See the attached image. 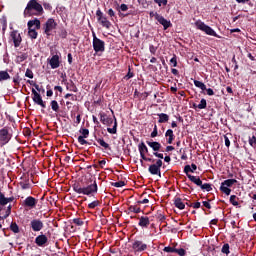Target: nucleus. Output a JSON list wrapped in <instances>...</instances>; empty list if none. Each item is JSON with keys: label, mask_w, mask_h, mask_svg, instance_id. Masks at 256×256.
I'll return each instance as SVG.
<instances>
[{"label": "nucleus", "mask_w": 256, "mask_h": 256, "mask_svg": "<svg viewBox=\"0 0 256 256\" xmlns=\"http://www.w3.org/2000/svg\"><path fill=\"white\" fill-rule=\"evenodd\" d=\"M101 205V202L99 200H95L88 204V209H95V207H99Z\"/></svg>", "instance_id": "a18cd8bd"}, {"label": "nucleus", "mask_w": 256, "mask_h": 256, "mask_svg": "<svg viewBox=\"0 0 256 256\" xmlns=\"http://www.w3.org/2000/svg\"><path fill=\"white\" fill-rule=\"evenodd\" d=\"M195 25L197 29L203 31L204 33H206V35H210L211 37H217V39H221V36H219L218 33L215 32V30H213V28L205 24V22L198 20L195 22Z\"/></svg>", "instance_id": "20e7f679"}, {"label": "nucleus", "mask_w": 256, "mask_h": 256, "mask_svg": "<svg viewBox=\"0 0 256 256\" xmlns=\"http://www.w3.org/2000/svg\"><path fill=\"white\" fill-rule=\"evenodd\" d=\"M238 201H239V198L236 195H231L230 196V203L234 207H239V202Z\"/></svg>", "instance_id": "4c0bfd02"}, {"label": "nucleus", "mask_w": 256, "mask_h": 256, "mask_svg": "<svg viewBox=\"0 0 256 256\" xmlns=\"http://www.w3.org/2000/svg\"><path fill=\"white\" fill-rule=\"evenodd\" d=\"M138 150L140 153V157L142 159V161H148L149 163H153L155 160L148 158L147 156H145V153H149V148H147V145H145V142H141L138 145Z\"/></svg>", "instance_id": "9d476101"}, {"label": "nucleus", "mask_w": 256, "mask_h": 256, "mask_svg": "<svg viewBox=\"0 0 256 256\" xmlns=\"http://www.w3.org/2000/svg\"><path fill=\"white\" fill-rule=\"evenodd\" d=\"M92 45L95 53H103L105 51V41L97 38L95 34H93Z\"/></svg>", "instance_id": "39448f33"}, {"label": "nucleus", "mask_w": 256, "mask_h": 256, "mask_svg": "<svg viewBox=\"0 0 256 256\" xmlns=\"http://www.w3.org/2000/svg\"><path fill=\"white\" fill-rule=\"evenodd\" d=\"M153 155H154V157H157L158 159H160V161H161V159H164L163 153L153 152Z\"/></svg>", "instance_id": "774afa93"}, {"label": "nucleus", "mask_w": 256, "mask_h": 256, "mask_svg": "<svg viewBox=\"0 0 256 256\" xmlns=\"http://www.w3.org/2000/svg\"><path fill=\"white\" fill-rule=\"evenodd\" d=\"M13 83L16 85V86H19L20 83H21V78L19 77V74H17L14 78H13Z\"/></svg>", "instance_id": "bf43d9fd"}, {"label": "nucleus", "mask_w": 256, "mask_h": 256, "mask_svg": "<svg viewBox=\"0 0 256 256\" xmlns=\"http://www.w3.org/2000/svg\"><path fill=\"white\" fill-rule=\"evenodd\" d=\"M50 107L55 113H59V103L56 100L50 102Z\"/></svg>", "instance_id": "f704fd0d"}, {"label": "nucleus", "mask_w": 256, "mask_h": 256, "mask_svg": "<svg viewBox=\"0 0 256 256\" xmlns=\"http://www.w3.org/2000/svg\"><path fill=\"white\" fill-rule=\"evenodd\" d=\"M197 107L198 109H207V100H205V98H202Z\"/></svg>", "instance_id": "c03bdc74"}, {"label": "nucleus", "mask_w": 256, "mask_h": 256, "mask_svg": "<svg viewBox=\"0 0 256 256\" xmlns=\"http://www.w3.org/2000/svg\"><path fill=\"white\" fill-rule=\"evenodd\" d=\"M136 203V205H131L128 207V211H130L131 213H141V207H138Z\"/></svg>", "instance_id": "c9c22d12"}, {"label": "nucleus", "mask_w": 256, "mask_h": 256, "mask_svg": "<svg viewBox=\"0 0 256 256\" xmlns=\"http://www.w3.org/2000/svg\"><path fill=\"white\" fill-rule=\"evenodd\" d=\"M148 147H150L154 153L161 150V143L155 141H146Z\"/></svg>", "instance_id": "4be33fe9"}, {"label": "nucleus", "mask_w": 256, "mask_h": 256, "mask_svg": "<svg viewBox=\"0 0 256 256\" xmlns=\"http://www.w3.org/2000/svg\"><path fill=\"white\" fill-rule=\"evenodd\" d=\"M112 187H125L126 183L125 181H118V182H112L111 183Z\"/></svg>", "instance_id": "09e8293b"}, {"label": "nucleus", "mask_w": 256, "mask_h": 256, "mask_svg": "<svg viewBox=\"0 0 256 256\" xmlns=\"http://www.w3.org/2000/svg\"><path fill=\"white\" fill-rule=\"evenodd\" d=\"M175 247H173V246H166V247H164V249H163V251L165 252V253H175Z\"/></svg>", "instance_id": "5fc2aeb1"}, {"label": "nucleus", "mask_w": 256, "mask_h": 256, "mask_svg": "<svg viewBox=\"0 0 256 256\" xmlns=\"http://www.w3.org/2000/svg\"><path fill=\"white\" fill-rule=\"evenodd\" d=\"M38 200L33 196H28L24 202L23 206L28 207L29 209H35L37 207Z\"/></svg>", "instance_id": "dca6fc26"}, {"label": "nucleus", "mask_w": 256, "mask_h": 256, "mask_svg": "<svg viewBox=\"0 0 256 256\" xmlns=\"http://www.w3.org/2000/svg\"><path fill=\"white\" fill-rule=\"evenodd\" d=\"M27 57H29L27 53H20L18 56H16L15 63L20 65V63H23V61H26Z\"/></svg>", "instance_id": "cd10ccee"}, {"label": "nucleus", "mask_w": 256, "mask_h": 256, "mask_svg": "<svg viewBox=\"0 0 256 256\" xmlns=\"http://www.w3.org/2000/svg\"><path fill=\"white\" fill-rule=\"evenodd\" d=\"M154 2L161 7V5H167V0H154Z\"/></svg>", "instance_id": "338daca9"}, {"label": "nucleus", "mask_w": 256, "mask_h": 256, "mask_svg": "<svg viewBox=\"0 0 256 256\" xmlns=\"http://www.w3.org/2000/svg\"><path fill=\"white\" fill-rule=\"evenodd\" d=\"M80 133H81V137H85L87 139V137H89V129L87 128H82L80 130Z\"/></svg>", "instance_id": "864d4df0"}, {"label": "nucleus", "mask_w": 256, "mask_h": 256, "mask_svg": "<svg viewBox=\"0 0 256 256\" xmlns=\"http://www.w3.org/2000/svg\"><path fill=\"white\" fill-rule=\"evenodd\" d=\"M205 91L209 97H213V95H215V92L211 88H206Z\"/></svg>", "instance_id": "69168bd1"}, {"label": "nucleus", "mask_w": 256, "mask_h": 256, "mask_svg": "<svg viewBox=\"0 0 256 256\" xmlns=\"http://www.w3.org/2000/svg\"><path fill=\"white\" fill-rule=\"evenodd\" d=\"M73 191L78 193V195H87V197H95L99 187L97 186V180H90L86 186L81 185V183L76 182L72 185Z\"/></svg>", "instance_id": "f257e3e1"}, {"label": "nucleus", "mask_w": 256, "mask_h": 256, "mask_svg": "<svg viewBox=\"0 0 256 256\" xmlns=\"http://www.w3.org/2000/svg\"><path fill=\"white\" fill-rule=\"evenodd\" d=\"M99 117H100V121H101V123H103V125H107L108 127H111V125H113V118L108 117L107 114L100 113Z\"/></svg>", "instance_id": "6ab92c4d"}, {"label": "nucleus", "mask_w": 256, "mask_h": 256, "mask_svg": "<svg viewBox=\"0 0 256 256\" xmlns=\"http://www.w3.org/2000/svg\"><path fill=\"white\" fill-rule=\"evenodd\" d=\"M95 139L97 143H99L100 147H103V149H105L106 151H111V146L109 145V143L105 142V139L98 138L97 136H95Z\"/></svg>", "instance_id": "b1692460"}, {"label": "nucleus", "mask_w": 256, "mask_h": 256, "mask_svg": "<svg viewBox=\"0 0 256 256\" xmlns=\"http://www.w3.org/2000/svg\"><path fill=\"white\" fill-rule=\"evenodd\" d=\"M45 13L43 5L39 4L37 0H30L24 9V17H41Z\"/></svg>", "instance_id": "f03ea898"}, {"label": "nucleus", "mask_w": 256, "mask_h": 256, "mask_svg": "<svg viewBox=\"0 0 256 256\" xmlns=\"http://www.w3.org/2000/svg\"><path fill=\"white\" fill-rule=\"evenodd\" d=\"M66 89L67 91H72V93H77L79 91L77 85H75V82H73V80H70V82L66 84Z\"/></svg>", "instance_id": "bb28decb"}, {"label": "nucleus", "mask_w": 256, "mask_h": 256, "mask_svg": "<svg viewBox=\"0 0 256 256\" xmlns=\"http://www.w3.org/2000/svg\"><path fill=\"white\" fill-rule=\"evenodd\" d=\"M10 39L13 42L15 49L21 47V43H23V38L21 34L17 30H13L10 32Z\"/></svg>", "instance_id": "6e6552de"}, {"label": "nucleus", "mask_w": 256, "mask_h": 256, "mask_svg": "<svg viewBox=\"0 0 256 256\" xmlns=\"http://www.w3.org/2000/svg\"><path fill=\"white\" fill-rule=\"evenodd\" d=\"M221 252L224 253L225 255H229L230 251H229V244L226 243L222 246Z\"/></svg>", "instance_id": "8fccbe9b"}, {"label": "nucleus", "mask_w": 256, "mask_h": 256, "mask_svg": "<svg viewBox=\"0 0 256 256\" xmlns=\"http://www.w3.org/2000/svg\"><path fill=\"white\" fill-rule=\"evenodd\" d=\"M20 187L23 190L31 189V183H29V179H27L25 182H20Z\"/></svg>", "instance_id": "a19ab883"}, {"label": "nucleus", "mask_w": 256, "mask_h": 256, "mask_svg": "<svg viewBox=\"0 0 256 256\" xmlns=\"http://www.w3.org/2000/svg\"><path fill=\"white\" fill-rule=\"evenodd\" d=\"M200 189H202V191H213V187L211 186V184H209V183H202L201 185H200Z\"/></svg>", "instance_id": "58836bf2"}, {"label": "nucleus", "mask_w": 256, "mask_h": 256, "mask_svg": "<svg viewBox=\"0 0 256 256\" xmlns=\"http://www.w3.org/2000/svg\"><path fill=\"white\" fill-rule=\"evenodd\" d=\"M248 143L250 147H253V149H256V134L252 137H249Z\"/></svg>", "instance_id": "ea45409f"}, {"label": "nucleus", "mask_w": 256, "mask_h": 256, "mask_svg": "<svg viewBox=\"0 0 256 256\" xmlns=\"http://www.w3.org/2000/svg\"><path fill=\"white\" fill-rule=\"evenodd\" d=\"M69 97H71V101H77V96L69 93L64 96V99H69Z\"/></svg>", "instance_id": "e2e57ef3"}, {"label": "nucleus", "mask_w": 256, "mask_h": 256, "mask_svg": "<svg viewBox=\"0 0 256 256\" xmlns=\"http://www.w3.org/2000/svg\"><path fill=\"white\" fill-rule=\"evenodd\" d=\"M158 135H159V131H158V129H157V125H154V129H153V131L151 132L150 137H151L152 139H155V137H157Z\"/></svg>", "instance_id": "603ef678"}, {"label": "nucleus", "mask_w": 256, "mask_h": 256, "mask_svg": "<svg viewBox=\"0 0 256 256\" xmlns=\"http://www.w3.org/2000/svg\"><path fill=\"white\" fill-rule=\"evenodd\" d=\"M161 167H163V160H156L155 164L149 166L148 171L151 175H158L161 177Z\"/></svg>", "instance_id": "423d86ee"}, {"label": "nucleus", "mask_w": 256, "mask_h": 256, "mask_svg": "<svg viewBox=\"0 0 256 256\" xmlns=\"http://www.w3.org/2000/svg\"><path fill=\"white\" fill-rule=\"evenodd\" d=\"M138 219H139L138 225L139 227H142V229H147L149 225H151V220L149 219L148 216H141V217H138Z\"/></svg>", "instance_id": "a211bd4d"}, {"label": "nucleus", "mask_w": 256, "mask_h": 256, "mask_svg": "<svg viewBox=\"0 0 256 256\" xmlns=\"http://www.w3.org/2000/svg\"><path fill=\"white\" fill-rule=\"evenodd\" d=\"M194 85L198 89H201V91H205L207 89V86L205 85V83H203V82H201L199 80H194Z\"/></svg>", "instance_id": "2f4dec72"}, {"label": "nucleus", "mask_w": 256, "mask_h": 256, "mask_svg": "<svg viewBox=\"0 0 256 256\" xmlns=\"http://www.w3.org/2000/svg\"><path fill=\"white\" fill-rule=\"evenodd\" d=\"M11 209H13V206L9 204L5 210V214L3 216H0V221H5L9 215H11Z\"/></svg>", "instance_id": "c85d7f7f"}, {"label": "nucleus", "mask_w": 256, "mask_h": 256, "mask_svg": "<svg viewBox=\"0 0 256 256\" xmlns=\"http://www.w3.org/2000/svg\"><path fill=\"white\" fill-rule=\"evenodd\" d=\"M174 253H176L179 256H186L187 250H185L184 248H176Z\"/></svg>", "instance_id": "37998d69"}, {"label": "nucleus", "mask_w": 256, "mask_h": 256, "mask_svg": "<svg viewBox=\"0 0 256 256\" xmlns=\"http://www.w3.org/2000/svg\"><path fill=\"white\" fill-rule=\"evenodd\" d=\"M184 173L187 175V177H189V175H191L189 173H193V170L191 169V165H186L184 167Z\"/></svg>", "instance_id": "6e6d98bb"}, {"label": "nucleus", "mask_w": 256, "mask_h": 256, "mask_svg": "<svg viewBox=\"0 0 256 256\" xmlns=\"http://www.w3.org/2000/svg\"><path fill=\"white\" fill-rule=\"evenodd\" d=\"M170 63L173 65V67H177V55H173V57L170 59Z\"/></svg>", "instance_id": "052dcab7"}, {"label": "nucleus", "mask_w": 256, "mask_h": 256, "mask_svg": "<svg viewBox=\"0 0 256 256\" xmlns=\"http://www.w3.org/2000/svg\"><path fill=\"white\" fill-rule=\"evenodd\" d=\"M10 231H12V233H20V229H19V225H17V222H12L10 224Z\"/></svg>", "instance_id": "e433bc0d"}, {"label": "nucleus", "mask_w": 256, "mask_h": 256, "mask_svg": "<svg viewBox=\"0 0 256 256\" xmlns=\"http://www.w3.org/2000/svg\"><path fill=\"white\" fill-rule=\"evenodd\" d=\"M12 138L13 134L9 133V129H7V127L0 129V143L2 145H7Z\"/></svg>", "instance_id": "0eeeda50"}, {"label": "nucleus", "mask_w": 256, "mask_h": 256, "mask_svg": "<svg viewBox=\"0 0 256 256\" xmlns=\"http://www.w3.org/2000/svg\"><path fill=\"white\" fill-rule=\"evenodd\" d=\"M220 191H221L222 193H224L225 195H231V190H230V188L227 187V186H224L223 184H221V186H220Z\"/></svg>", "instance_id": "79ce46f5"}, {"label": "nucleus", "mask_w": 256, "mask_h": 256, "mask_svg": "<svg viewBox=\"0 0 256 256\" xmlns=\"http://www.w3.org/2000/svg\"><path fill=\"white\" fill-rule=\"evenodd\" d=\"M165 137L167 139L168 145H173V141H175V134L173 133V131L171 129H168L165 132Z\"/></svg>", "instance_id": "5701e85b"}, {"label": "nucleus", "mask_w": 256, "mask_h": 256, "mask_svg": "<svg viewBox=\"0 0 256 256\" xmlns=\"http://www.w3.org/2000/svg\"><path fill=\"white\" fill-rule=\"evenodd\" d=\"M158 117V123H167L169 121V116L166 113H160Z\"/></svg>", "instance_id": "c756f323"}, {"label": "nucleus", "mask_w": 256, "mask_h": 256, "mask_svg": "<svg viewBox=\"0 0 256 256\" xmlns=\"http://www.w3.org/2000/svg\"><path fill=\"white\" fill-rule=\"evenodd\" d=\"M5 31H7V20H3L2 22V33L5 35Z\"/></svg>", "instance_id": "0e129e2a"}, {"label": "nucleus", "mask_w": 256, "mask_h": 256, "mask_svg": "<svg viewBox=\"0 0 256 256\" xmlns=\"http://www.w3.org/2000/svg\"><path fill=\"white\" fill-rule=\"evenodd\" d=\"M28 27V37L30 39H37L39 33H37V30L35 29H41V21L37 18L34 20H29L27 23Z\"/></svg>", "instance_id": "7ed1b4c3"}, {"label": "nucleus", "mask_w": 256, "mask_h": 256, "mask_svg": "<svg viewBox=\"0 0 256 256\" xmlns=\"http://www.w3.org/2000/svg\"><path fill=\"white\" fill-rule=\"evenodd\" d=\"M48 241L49 238H47L45 234H40L35 238V243L36 245H38V247H45Z\"/></svg>", "instance_id": "f3484780"}, {"label": "nucleus", "mask_w": 256, "mask_h": 256, "mask_svg": "<svg viewBox=\"0 0 256 256\" xmlns=\"http://www.w3.org/2000/svg\"><path fill=\"white\" fill-rule=\"evenodd\" d=\"M149 51H150V53H151L152 55H155V53H157V47L154 46L153 44H151V45L149 46Z\"/></svg>", "instance_id": "680f3d73"}, {"label": "nucleus", "mask_w": 256, "mask_h": 256, "mask_svg": "<svg viewBox=\"0 0 256 256\" xmlns=\"http://www.w3.org/2000/svg\"><path fill=\"white\" fill-rule=\"evenodd\" d=\"M32 100L36 103V105H40L42 109H46L47 104L45 101H43V97H41V94L35 90V88H32Z\"/></svg>", "instance_id": "9b49d317"}, {"label": "nucleus", "mask_w": 256, "mask_h": 256, "mask_svg": "<svg viewBox=\"0 0 256 256\" xmlns=\"http://www.w3.org/2000/svg\"><path fill=\"white\" fill-rule=\"evenodd\" d=\"M133 77H135V74L133 72H131V67L129 66L128 73H127V75L124 76V79L126 81H129V79H133Z\"/></svg>", "instance_id": "49530a36"}, {"label": "nucleus", "mask_w": 256, "mask_h": 256, "mask_svg": "<svg viewBox=\"0 0 256 256\" xmlns=\"http://www.w3.org/2000/svg\"><path fill=\"white\" fill-rule=\"evenodd\" d=\"M132 249L135 253H143V251H147V244L143 243L141 240H134L132 243Z\"/></svg>", "instance_id": "4468645a"}, {"label": "nucleus", "mask_w": 256, "mask_h": 256, "mask_svg": "<svg viewBox=\"0 0 256 256\" xmlns=\"http://www.w3.org/2000/svg\"><path fill=\"white\" fill-rule=\"evenodd\" d=\"M107 131L110 135H115L117 133V118L114 117V125L112 128H107Z\"/></svg>", "instance_id": "473e14b6"}, {"label": "nucleus", "mask_w": 256, "mask_h": 256, "mask_svg": "<svg viewBox=\"0 0 256 256\" xmlns=\"http://www.w3.org/2000/svg\"><path fill=\"white\" fill-rule=\"evenodd\" d=\"M174 201V205L175 207H177V209H180V211H183V209H185V202L183 201H187V198L181 199L180 197H175L173 199Z\"/></svg>", "instance_id": "412c9836"}, {"label": "nucleus", "mask_w": 256, "mask_h": 256, "mask_svg": "<svg viewBox=\"0 0 256 256\" xmlns=\"http://www.w3.org/2000/svg\"><path fill=\"white\" fill-rule=\"evenodd\" d=\"M43 227H45V224L39 218H34L30 221V229L34 231V233H39V231H43Z\"/></svg>", "instance_id": "1a4fd4ad"}, {"label": "nucleus", "mask_w": 256, "mask_h": 256, "mask_svg": "<svg viewBox=\"0 0 256 256\" xmlns=\"http://www.w3.org/2000/svg\"><path fill=\"white\" fill-rule=\"evenodd\" d=\"M0 199H1V204H8V203H13V201H15V197L11 196L9 198L5 197V194H3V192L0 191Z\"/></svg>", "instance_id": "393cba45"}, {"label": "nucleus", "mask_w": 256, "mask_h": 256, "mask_svg": "<svg viewBox=\"0 0 256 256\" xmlns=\"http://www.w3.org/2000/svg\"><path fill=\"white\" fill-rule=\"evenodd\" d=\"M85 139H86L85 137L79 136L78 143H80V145H87V143H89V142H87V140H85Z\"/></svg>", "instance_id": "13d9d810"}, {"label": "nucleus", "mask_w": 256, "mask_h": 256, "mask_svg": "<svg viewBox=\"0 0 256 256\" xmlns=\"http://www.w3.org/2000/svg\"><path fill=\"white\" fill-rule=\"evenodd\" d=\"M96 16L98 21L101 23L102 27H105L106 29L111 28V22L107 20V16L103 15V13L101 12V9H98L96 11Z\"/></svg>", "instance_id": "f8f14e48"}, {"label": "nucleus", "mask_w": 256, "mask_h": 256, "mask_svg": "<svg viewBox=\"0 0 256 256\" xmlns=\"http://www.w3.org/2000/svg\"><path fill=\"white\" fill-rule=\"evenodd\" d=\"M51 69H59L61 62L59 61V55H53L49 61Z\"/></svg>", "instance_id": "aec40b11"}, {"label": "nucleus", "mask_w": 256, "mask_h": 256, "mask_svg": "<svg viewBox=\"0 0 256 256\" xmlns=\"http://www.w3.org/2000/svg\"><path fill=\"white\" fill-rule=\"evenodd\" d=\"M72 221L74 225H77L78 227H82V225H84V222L81 220V218H74Z\"/></svg>", "instance_id": "3c124183"}, {"label": "nucleus", "mask_w": 256, "mask_h": 256, "mask_svg": "<svg viewBox=\"0 0 256 256\" xmlns=\"http://www.w3.org/2000/svg\"><path fill=\"white\" fill-rule=\"evenodd\" d=\"M27 83H29V85H32V87H35V89H36V91H38V93H41V88L39 87V85L37 83H35V81L27 80Z\"/></svg>", "instance_id": "de8ad7c7"}, {"label": "nucleus", "mask_w": 256, "mask_h": 256, "mask_svg": "<svg viewBox=\"0 0 256 256\" xmlns=\"http://www.w3.org/2000/svg\"><path fill=\"white\" fill-rule=\"evenodd\" d=\"M155 19L164 27V31H167L169 27H172L173 24H171V21L165 19V17L161 16V14L155 12Z\"/></svg>", "instance_id": "2eb2a0df"}, {"label": "nucleus", "mask_w": 256, "mask_h": 256, "mask_svg": "<svg viewBox=\"0 0 256 256\" xmlns=\"http://www.w3.org/2000/svg\"><path fill=\"white\" fill-rule=\"evenodd\" d=\"M54 29H57V22H55V19L49 18L44 24L45 35H51V31Z\"/></svg>", "instance_id": "ddd939ff"}, {"label": "nucleus", "mask_w": 256, "mask_h": 256, "mask_svg": "<svg viewBox=\"0 0 256 256\" xmlns=\"http://www.w3.org/2000/svg\"><path fill=\"white\" fill-rule=\"evenodd\" d=\"M188 179L194 183V185H197V187H201L203 181L201 180V178H199V176H193V175H188Z\"/></svg>", "instance_id": "a878e982"}, {"label": "nucleus", "mask_w": 256, "mask_h": 256, "mask_svg": "<svg viewBox=\"0 0 256 256\" xmlns=\"http://www.w3.org/2000/svg\"><path fill=\"white\" fill-rule=\"evenodd\" d=\"M25 77H28V79H33L34 77L33 70L28 68L25 72Z\"/></svg>", "instance_id": "4d7b16f0"}, {"label": "nucleus", "mask_w": 256, "mask_h": 256, "mask_svg": "<svg viewBox=\"0 0 256 256\" xmlns=\"http://www.w3.org/2000/svg\"><path fill=\"white\" fill-rule=\"evenodd\" d=\"M235 183H237V180L235 179H227V180H224L221 185H224L226 187H233V185H235Z\"/></svg>", "instance_id": "7c9ffc66"}, {"label": "nucleus", "mask_w": 256, "mask_h": 256, "mask_svg": "<svg viewBox=\"0 0 256 256\" xmlns=\"http://www.w3.org/2000/svg\"><path fill=\"white\" fill-rule=\"evenodd\" d=\"M7 79H11V75L7 71H0V82L7 81Z\"/></svg>", "instance_id": "72a5a7b5"}]
</instances>
